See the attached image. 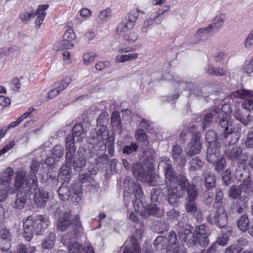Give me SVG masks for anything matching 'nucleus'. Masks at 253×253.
<instances>
[{
	"mask_svg": "<svg viewBox=\"0 0 253 253\" xmlns=\"http://www.w3.org/2000/svg\"><path fill=\"white\" fill-rule=\"evenodd\" d=\"M221 111L219 108L214 107L206 111L202 120V127L204 128L210 126L213 119L217 118L220 115L222 119L220 121V126L223 128V133L221 135L222 139H225L227 143H234L240 136V130L239 127L233 125L229 121L230 116L228 113L231 112L228 105L222 106Z\"/></svg>",
	"mask_w": 253,
	"mask_h": 253,
	"instance_id": "obj_1",
	"label": "nucleus"
},
{
	"mask_svg": "<svg viewBox=\"0 0 253 253\" xmlns=\"http://www.w3.org/2000/svg\"><path fill=\"white\" fill-rule=\"evenodd\" d=\"M159 166L162 167L165 172L166 182L169 187L168 201L170 204H175L182 195L184 188L190 185L185 176L178 175L175 177L171 168V161L167 157H162Z\"/></svg>",
	"mask_w": 253,
	"mask_h": 253,
	"instance_id": "obj_2",
	"label": "nucleus"
},
{
	"mask_svg": "<svg viewBox=\"0 0 253 253\" xmlns=\"http://www.w3.org/2000/svg\"><path fill=\"white\" fill-rule=\"evenodd\" d=\"M14 174L13 169L8 167L0 176L2 179L4 188L10 194L15 193L18 190L23 188L25 186L30 188L37 186V178L35 174H30L26 178V171L23 169L19 170L15 174L14 183H12V180Z\"/></svg>",
	"mask_w": 253,
	"mask_h": 253,
	"instance_id": "obj_3",
	"label": "nucleus"
},
{
	"mask_svg": "<svg viewBox=\"0 0 253 253\" xmlns=\"http://www.w3.org/2000/svg\"><path fill=\"white\" fill-rule=\"evenodd\" d=\"M49 224V218L45 215L28 217L23 222V236L25 240L30 241L34 234H39L47 228Z\"/></svg>",
	"mask_w": 253,
	"mask_h": 253,
	"instance_id": "obj_4",
	"label": "nucleus"
},
{
	"mask_svg": "<svg viewBox=\"0 0 253 253\" xmlns=\"http://www.w3.org/2000/svg\"><path fill=\"white\" fill-rule=\"evenodd\" d=\"M48 7V4L39 5L36 12L32 7H28L20 15V19L22 22L27 23L32 18L38 15L36 19V26L39 28L44 20L46 15L45 10Z\"/></svg>",
	"mask_w": 253,
	"mask_h": 253,
	"instance_id": "obj_5",
	"label": "nucleus"
},
{
	"mask_svg": "<svg viewBox=\"0 0 253 253\" xmlns=\"http://www.w3.org/2000/svg\"><path fill=\"white\" fill-rule=\"evenodd\" d=\"M96 142L102 148H105L107 146L109 150V153L112 156L114 153V143L115 141V135L113 132L110 133L107 130V127L105 126H101L97 130L96 136Z\"/></svg>",
	"mask_w": 253,
	"mask_h": 253,
	"instance_id": "obj_6",
	"label": "nucleus"
},
{
	"mask_svg": "<svg viewBox=\"0 0 253 253\" xmlns=\"http://www.w3.org/2000/svg\"><path fill=\"white\" fill-rule=\"evenodd\" d=\"M81 227L80 217L78 215L72 216L70 211H65L59 218L57 223V229L63 232L70 228L75 230Z\"/></svg>",
	"mask_w": 253,
	"mask_h": 253,
	"instance_id": "obj_7",
	"label": "nucleus"
},
{
	"mask_svg": "<svg viewBox=\"0 0 253 253\" xmlns=\"http://www.w3.org/2000/svg\"><path fill=\"white\" fill-rule=\"evenodd\" d=\"M243 192L247 194L253 192V182L247 179L239 185L232 186L228 190V196L232 199H236L240 197Z\"/></svg>",
	"mask_w": 253,
	"mask_h": 253,
	"instance_id": "obj_8",
	"label": "nucleus"
},
{
	"mask_svg": "<svg viewBox=\"0 0 253 253\" xmlns=\"http://www.w3.org/2000/svg\"><path fill=\"white\" fill-rule=\"evenodd\" d=\"M208 220L211 224H215L220 228L225 227L228 223V215L223 207L217 209L214 213L208 216Z\"/></svg>",
	"mask_w": 253,
	"mask_h": 253,
	"instance_id": "obj_9",
	"label": "nucleus"
},
{
	"mask_svg": "<svg viewBox=\"0 0 253 253\" xmlns=\"http://www.w3.org/2000/svg\"><path fill=\"white\" fill-rule=\"evenodd\" d=\"M75 237V233H68L62 237L61 241L68 246L69 253H83L81 245Z\"/></svg>",
	"mask_w": 253,
	"mask_h": 253,
	"instance_id": "obj_10",
	"label": "nucleus"
},
{
	"mask_svg": "<svg viewBox=\"0 0 253 253\" xmlns=\"http://www.w3.org/2000/svg\"><path fill=\"white\" fill-rule=\"evenodd\" d=\"M167 243L168 245L166 253H187L185 250L179 246L176 235L173 231L169 233Z\"/></svg>",
	"mask_w": 253,
	"mask_h": 253,
	"instance_id": "obj_11",
	"label": "nucleus"
},
{
	"mask_svg": "<svg viewBox=\"0 0 253 253\" xmlns=\"http://www.w3.org/2000/svg\"><path fill=\"white\" fill-rule=\"evenodd\" d=\"M200 133L196 132L194 134L188 144L186 152L188 156H192L199 154L201 149V144L200 141Z\"/></svg>",
	"mask_w": 253,
	"mask_h": 253,
	"instance_id": "obj_12",
	"label": "nucleus"
},
{
	"mask_svg": "<svg viewBox=\"0 0 253 253\" xmlns=\"http://www.w3.org/2000/svg\"><path fill=\"white\" fill-rule=\"evenodd\" d=\"M130 48H124L118 49L120 54H117L115 58V62L116 63H122L123 62L130 61L136 60L138 58L139 54L136 52L128 54H122L123 53H126L130 51Z\"/></svg>",
	"mask_w": 253,
	"mask_h": 253,
	"instance_id": "obj_13",
	"label": "nucleus"
},
{
	"mask_svg": "<svg viewBox=\"0 0 253 253\" xmlns=\"http://www.w3.org/2000/svg\"><path fill=\"white\" fill-rule=\"evenodd\" d=\"M70 162H67L66 160V164L61 167L60 172L58 174V178L63 184L68 183L72 175V170Z\"/></svg>",
	"mask_w": 253,
	"mask_h": 253,
	"instance_id": "obj_14",
	"label": "nucleus"
},
{
	"mask_svg": "<svg viewBox=\"0 0 253 253\" xmlns=\"http://www.w3.org/2000/svg\"><path fill=\"white\" fill-rule=\"evenodd\" d=\"M196 232L199 244L203 247L207 246L209 244V240L206 226L202 224L196 227Z\"/></svg>",
	"mask_w": 253,
	"mask_h": 253,
	"instance_id": "obj_15",
	"label": "nucleus"
},
{
	"mask_svg": "<svg viewBox=\"0 0 253 253\" xmlns=\"http://www.w3.org/2000/svg\"><path fill=\"white\" fill-rule=\"evenodd\" d=\"M76 34L72 29L69 28L63 36L62 44L66 48L72 47L76 42Z\"/></svg>",
	"mask_w": 253,
	"mask_h": 253,
	"instance_id": "obj_16",
	"label": "nucleus"
},
{
	"mask_svg": "<svg viewBox=\"0 0 253 253\" xmlns=\"http://www.w3.org/2000/svg\"><path fill=\"white\" fill-rule=\"evenodd\" d=\"M129 218L131 220L135 222L134 225L135 232L133 236V238L136 239H140L144 232L143 225L141 224V222H139L138 218L135 213L133 212L130 213Z\"/></svg>",
	"mask_w": 253,
	"mask_h": 253,
	"instance_id": "obj_17",
	"label": "nucleus"
},
{
	"mask_svg": "<svg viewBox=\"0 0 253 253\" xmlns=\"http://www.w3.org/2000/svg\"><path fill=\"white\" fill-rule=\"evenodd\" d=\"M222 157L219 155V151L218 146H208L207 151V160L211 163L214 164L217 160Z\"/></svg>",
	"mask_w": 253,
	"mask_h": 253,
	"instance_id": "obj_18",
	"label": "nucleus"
},
{
	"mask_svg": "<svg viewBox=\"0 0 253 253\" xmlns=\"http://www.w3.org/2000/svg\"><path fill=\"white\" fill-rule=\"evenodd\" d=\"M74 141L73 138L72 136H68L66 139V145L68 151L66 153V160L67 162H70L72 161L74 154L76 151Z\"/></svg>",
	"mask_w": 253,
	"mask_h": 253,
	"instance_id": "obj_19",
	"label": "nucleus"
},
{
	"mask_svg": "<svg viewBox=\"0 0 253 253\" xmlns=\"http://www.w3.org/2000/svg\"><path fill=\"white\" fill-rule=\"evenodd\" d=\"M133 28L131 23L129 24L124 21L118 25L116 29V35L123 39Z\"/></svg>",
	"mask_w": 253,
	"mask_h": 253,
	"instance_id": "obj_20",
	"label": "nucleus"
},
{
	"mask_svg": "<svg viewBox=\"0 0 253 253\" xmlns=\"http://www.w3.org/2000/svg\"><path fill=\"white\" fill-rule=\"evenodd\" d=\"M70 193L68 198L73 203H78L81 201L83 193L80 185L73 186L70 190Z\"/></svg>",
	"mask_w": 253,
	"mask_h": 253,
	"instance_id": "obj_21",
	"label": "nucleus"
},
{
	"mask_svg": "<svg viewBox=\"0 0 253 253\" xmlns=\"http://www.w3.org/2000/svg\"><path fill=\"white\" fill-rule=\"evenodd\" d=\"M48 199V193L43 190H40L34 197V202L38 207L44 206Z\"/></svg>",
	"mask_w": 253,
	"mask_h": 253,
	"instance_id": "obj_22",
	"label": "nucleus"
},
{
	"mask_svg": "<svg viewBox=\"0 0 253 253\" xmlns=\"http://www.w3.org/2000/svg\"><path fill=\"white\" fill-rule=\"evenodd\" d=\"M182 152V149L180 146L174 145L172 149V156L174 161L177 162L179 161L180 164L184 165L186 162V156L181 155Z\"/></svg>",
	"mask_w": 253,
	"mask_h": 253,
	"instance_id": "obj_23",
	"label": "nucleus"
},
{
	"mask_svg": "<svg viewBox=\"0 0 253 253\" xmlns=\"http://www.w3.org/2000/svg\"><path fill=\"white\" fill-rule=\"evenodd\" d=\"M225 19V14L220 12L214 17L212 23L209 25L212 30L218 29L223 26Z\"/></svg>",
	"mask_w": 253,
	"mask_h": 253,
	"instance_id": "obj_24",
	"label": "nucleus"
},
{
	"mask_svg": "<svg viewBox=\"0 0 253 253\" xmlns=\"http://www.w3.org/2000/svg\"><path fill=\"white\" fill-rule=\"evenodd\" d=\"M139 239L132 238L130 243H127L123 253H140V247L137 241Z\"/></svg>",
	"mask_w": 253,
	"mask_h": 253,
	"instance_id": "obj_25",
	"label": "nucleus"
},
{
	"mask_svg": "<svg viewBox=\"0 0 253 253\" xmlns=\"http://www.w3.org/2000/svg\"><path fill=\"white\" fill-rule=\"evenodd\" d=\"M132 172L133 175L141 181L147 180L143 168L140 164H135L133 166Z\"/></svg>",
	"mask_w": 253,
	"mask_h": 253,
	"instance_id": "obj_26",
	"label": "nucleus"
},
{
	"mask_svg": "<svg viewBox=\"0 0 253 253\" xmlns=\"http://www.w3.org/2000/svg\"><path fill=\"white\" fill-rule=\"evenodd\" d=\"M111 126L115 131L120 134L123 130V127L121 125V119L118 113L114 112L111 116Z\"/></svg>",
	"mask_w": 253,
	"mask_h": 253,
	"instance_id": "obj_27",
	"label": "nucleus"
},
{
	"mask_svg": "<svg viewBox=\"0 0 253 253\" xmlns=\"http://www.w3.org/2000/svg\"><path fill=\"white\" fill-rule=\"evenodd\" d=\"M229 59V57L227 53L224 51H219L213 56L211 59L210 61L213 62V64L216 63H227Z\"/></svg>",
	"mask_w": 253,
	"mask_h": 253,
	"instance_id": "obj_28",
	"label": "nucleus"
},
{
	"mask_svg": "<svg viewBox=\"0 0 253 253\" xmlns=\"http://www.w3.org/2000/svg\"><path fill=\"white\" fill-rule=\"evenodd\" d=\"M178 234L179 238L181 242H185L189 234L191 231L192 228V227L188 224L185 225L183 227L181 226L180 223H178Z\"/></svg>",
	"mask_w": 253,
	"mask_h": 253,
	"instance_id": "obj_29",
	"label": "nucleus"
},
{
	"mask_svg": "<svg viewBox=\"0 0 253 253\" xmlns=\"http://www.w3.org/2000/svg\"><path fill=\"white\" fill-rule=\"evenodd\" d=\"M56 235L55 233H50L41 244L42 247L44 250L52 249L55 244Z\"/></svg>",
	"mask_w": 253,
	"mask_h": 253,
	"instance_id": "obj_30",
	"label": "nucleus"
},
{
	"mask_svg": "<svg viewBox=\"0 0 253 253\" xmlns=\"http://www.w3.org/2000/svg\"><path fill=\"white\" fill-rule=\"evenodd\" d=\"M129 183V179H127V178H126L124 182V185H125V196L126 195L127 193H131L132 191H133V193L135 194V196L136 197L138 196V198H140V195L141 194V189L140 188V186L137 184H132V183H131L132 184V190L129 189L128 188H127V185Z\"/></svg>",
	"mask_w": 253,
	"mask_h": 253,
	"instance_id": "obj_31",
	"label": "nucleus"
},
{
	"mask_svg": "<svg viewBox=\"0 0 253 253\" xmlns=\"http://www.w3.org/2000/svg\"><path fill=\"white\" fill-rule=\"evenodd\" d=\"M73 167L75 169H81L86 165V159L83 154H78L76 157H73Z\"/></svg>",
	"mask_w": 253,
	"mask_h": 253,
	"instance_id": "obj_32",
	"label": "nucleus"
},
{
	"mask_svg": "<svg viewBox=\"0 0 253 253\" xmlns=\"http://www.w3.org/2000/svg\"><path fill=\"white\" fill-rule=\"evenodd\" d=\"M72 136L74 140L80 141L83 137L84 136V131L83 127L80 125H75L72 128Z\"/></svg>",
	"mask_w": 253,
	"mask_h": 253,
	"instance_id": "obj_33",
	"label": "nucleus"
},
{
	"mask_svg": "<svg viewBox=\"0 0 253 253\" xmlns=\"http://www.w3.org/2000/svg\"><path fill=\"white\" fill-rule=\"evenodd\" d=\"M238 228L243 232H246L249 229V219L247 215L240 216L237 221Z\"/></svg>",
	"mask_w": 253,
	"mask_h": 253,
	"instance_id": "obj_34",
	"label": "nucleus"
},
{
	"mask_svg": "<svg viewBox=\"0 0 253 253\" xmlns=\"http://www.w3.org/2000/svg\"><path fill=\"white\" fill-rule=\"evenodd\" d=\"M27 200V196L25 193H18L14 203V207L17 209H22L24 207Z\"/></svg>",
	"mask_w": 253,
	"mask_h": 253,
	"instance_id": "obj_35",
	"label": "nucleus"
},
{
	"mask_svg": "<svg viewBox=\"0 0 253 253\" xmlns=\"http://www.w3.org/2000/svg\"><path fill=\"white\" fill-rule=\"evenodd\" d=\"M234 117L245 126L249 125L252 122V118L250 115L246 117L243 116L241 111L239 110L234 112Z\"/></svg>",
	"mask_w": 253,
	"mask_h": 253,
	"instance_id": "obj_36",
	"label": "nucleus"
},
{
	"mask_svg": "<svg viewBox=\"0 0 253 253\" xmlns=\"http://www.w3.org/2000/svg\"><path fill=\"white\" fill-rule=\"evenodd\" d=\"M64 148L61 145H56L52 150L51 156L58 162L63 155Z\"/></svg>",
	"mask_w": 253,
	"mask_h": 253,
	"instance_id": "obj_37",
	"label": "nucleus"
},
{
	"mask_svg": "<svg viewBox=\"0 0 253 253\" xmlns=\"http://www.w3.org/2000/svg\"><path fill=\"white\" fill-rule=\"evenodd\" d=\"M216 138V133L212 130L209 131L206 134V140L207 143H209L208 146L215 147L217 145L215 141Z\"/></svg>",
	"mask_w": 253,
	"mask_h": 253,
	"instance_id": "obj_38",
	"label": "nucleus"
},
{
	"mask_svg": "<svg viewBox=\"0 0 253 253\" xmlns=\"http://www.w3.org/2000/svg\"><path fill=\"white\" fill-rule=\"evenodd\" d=\"M71 82V78L69 77H66L64 79H62L59 82L55 84V88L61 92L65 88H66L68 85Z\"/></svg>",
	"mask_w": 253,
	"mask_h": 253,
	"instance_id": "obj_39",
	"label": "nucleus"
},
{
	"mask_svg": "<svg viewBox=\"0 0 253 253\" xmlns=\"http://www.w3.org/2000/svg\"><path fill=\"white\" fill-rule=\"evenodd\" d=\"M187 201H196L198 195L197 190L194 185H188L187 187Z\"/></svg>",
	"mask_w": 253,
	"mask_h": 253,
	"instance_id": "obj_40",
	"label": "nucleus"
},
{
	"mask_svg": "<svg viewBox=\"0 0 253 253\" xmlns=\"http://www.w3.org/2000/svg\"><path fill=\"white\" fill-rule=\"evenodd\" d=\"M135 138L138 141L142 142L145 145L148 144L149 141L147 135L141 129H138L135 132Z\"/></svg>",
	"mask_w": 253,
	"mask_h": 253,
	"instance_id": "obj_41",
	"label": "nucleus"
},
{
	"mask_svg": "<svg viewBox=\"0 0 253 253\" xmlns=\"http://www.w3.org/2000/svg\"><path fill=\"white\" fill-rule=\"evenodd\" d=\"M205 185L207 187H212L215 185V176L209 172H205L204 174Z\"/></svg>",
	"mask_w": 253,
	"mask_h": 253,
	"instance_id": "obj_42",
	"label": "nucleus"
},
{
	"mask_svg": "<svg viewBox=\"0 0 253 253\" xmlns=\"http://www.w3.org/2000/svg\"><path fill=\"white\" fill-rule=\"evenodd\" d=\"M112 15V10L110 8H107L101 11L98 16L99 21L101 23L106 22Z\"/></svg>",
	"mask_w": 253,
	"mask_h": 253,
	"instance_id": "obj_43",
	"label": "nucleus"
},
{
	"mask_svg": "<svg viewBox=\"0 0 253 253\" xmlns=\"http://www.w3.org/2000/svg\"><path fill=\"white\" fill-rule=\"evenodd\" d=\"M242 72L247 74L253 73V59L246 60L242 69Z\"/></svg>",
	"mask_w": 253,
	"mask_h": 253,
	"instance_id": "obj_44",
	"label": "nucleus"
},
{
	"mask_svg": "<svg viewBox=\"0 0 253 253\" xmlns=\"http://www.w3.org/2000/svg\"><path fill=\"white\" fill-rule=\"evenodd\" d=\"M190 169L192 170H195L200 169L203 165V163L201 159L198 157L193 158L190 162Z\"/></svg>",
	"mask_w": 253,
	"mask_h": 253,
	"instance_id": "obj_45",
	"label": "nucleus"
},
{
	"mask_svg": "<svg viewBox=\"0 0 253 253\" xmlns=\"http://www.w3.org/2000/svg\"><path fill=\"white\" fill-rule=\"evenodd\" d=\"M185 207L186 211L191 213H194L198 210V207L195 201H187Z\"/></svg>",
	"mask_w": 253,
	"mask_h": 253,
	"instance_id": "obj_46",
	"label": "nucleus"
},
{
	"mask_svg": "<svg viewBox=\"0 0 253 253\" xmlns=\"http://www.w3.org/2000/svg\"><path fill=\"white\" fill-rule=\"evenodd\" d=\"M138 15L139 12L137 10L134 9L131 10L127 14L128 19L126 22L129 24L131 23L132 24V26L133 27L134 23L138 18Z\"/></svg>",
	"mask_w": 253,
	"mask_h": 253,
	"instance_id": "obj_47",
	"label": "nucleus"
},
{
	"mask_svg": "<svg viewBox=\"0 0 253 253\" xmlns=\"http://www.w3.org/2000/svg\"><path fill=\"white\" fill-rule=\"evenodd\" d=\"M212 31L209 25L205 28H199L195 35V37L198 40H201L202 38Z\"/></svg>",
	"mask_w": 253,
	"mask_h": 253,
	"instance_id": "obj_48",
	"label": "nucleus"
},
{
	"mask_svg": "<svg viewBox=\"0 0 253 253\" xmlns=\"http://www.w3.org/2000/svg\"><path fill=\"white\" fill-rule=\"evenodd\" d=\"M167 239L163 237H158L154 241V244L158 250H161L165 248Z\"/></svg>",
	"mask_w": 253,
	"mask_h": 253,
	"instance_id": "obj_49",
	"label": "nucleus"
},
{
	"mask_svg": "<svg viewBox=\"0 0 253 253\" xmlns=\"http://www.w3.org/2000/svg\"><path fill=\"white\" fill-rule=\"evenodd\" d=\"M95 55L93 52H87L83 55V63L85 65L91 64L94 60Z\"/></svg>",
	"mask_w": 253,
	"mask_h": 253,
	"instance_id": "obj_50",
	"label": "nucleus"
},
{
	"mask_svg": "<svg viewBox=\"0 0 253 253\" xmlns=\"http://www.w3.org/2000/svg\"><path fill=\"white\" fill-rule=\"evenodd\" d=\"M154 156V150L151 149H147L143 152L142 158L144 161L151 162L153 160Z\"/></svg>",
	"mask_w": 253,
	"mask_h": 253,
	"instance_id": "obj_51",
	"label": "nucleus"
},
{
	"mask_svg": "<svg viewBox=\"0 0 253 253\" xmlns=\"http://www.w3.org/2000/svg\"><path fill=\"white\" fill-rule=\"evenodd\" d=\"M147 210L148 213L150 215L158 216L161 213L160 210L155 204H152L148 206Z\"/></svg>",
	"mask_w": 253,
	"mask_h": 253,
	"instance_id": "obj_52",
	"label": "nucleus"
},
{
	"mask_svg": "<svg viewBox=\"0 0 253 253\" xmlns=\"http://www.w3.org/2000/svg\"><path fill=\"white\" fill-rule=\"evenodd\" d=\"M242 153V149L239 147H235L232 148L229 153V157L231 159H235L237 158Z\"/></svg>",
	"mask_w": 253,
	"mask_h": 253,
	"instance_id": "obj_53",
	"label": "nucleus"
},
{
	"mask_svg": "<svg viewBox=\"0 0 253 253\" xmlns=\"http://www.w3.org/2000/svg\"><path fill=\"white\" fill-rule=\"evenodd\" d=\"M244 46L247 48L253 47V29L251 31L244 42Z\"/></svg>",
	"mask_w": 253,
	"mask_h": 253,
	"instance_id": "obj_54",
	"label": "nucleus"
},
{
	"mask_svg": "<svg viewBox=\"0 0 253 253\" xmlns=\"http://www.w3.org/2000/svg\"><path fill=\"white\" fill-rule=\"evenodd\" d=\"M235 94V96L241 97L242 96H247L248 97L253 96L252 91L250 90H246L243 88L238 89Z\"/></svg>",
	"mask_w": 253,
	"mask_h": 253,
	"instance_id": "obj_55",
	"label": "nucleus"
},
{
	"mask_svg": "<svg viewBox=\"0 0 253 253\" xmlns=\"http://www.w3.org/2000/svg\"><path fill=\"white\" fill-rule=\"evenodd\" d=\"M242 107L247 110H253V99L247 98L244 99L242 103Z\"/></svg>",
	"mask_w": 253,
	"mask_h": 253,
	"instance_id": "obj_56",
	"label": "nucleus"
},
{
	"mask_svg": "<svg viewBox=\"0 0 253 253\" xmlns=\"http://www.w3.org/2000/svg\"><path fill=\"white\" fill-rule=\"evenodd\" d=\"M57 192L61 198H66V197H68L70 194V190L66 186H60Z\"/></svg>",
	"mask_w": 253,
	"mask_h": 253,
	"instance_id": "obj_57",
	"label": "nucleus"
},
{
	"mask_svg": "<svg viewBox=\"0 0 253 253\" xmlns=\"http://www.w3.org/2000/svg\"><path fill=\"white\" fill-rule=\"evenodd\" d=\"M187 240H185V243H187V244L189 246H192L194 245L197 242H198V239L197 237L195 235V234L192 232L189 234L188 236L187 237Z\"/></svg>",
	"mask_w": 253,
	"mask_h": 253,
	"instance_id": "obj_58",
	"label": "nucleus"
},
{
	"mask_svg": "<svg viewBox=\"0 0 253 253\" xmlns=\"http://www.w3.org/2000/svg\"><path fill=\"white\" fill-rule=\"evenodd\" d=\"M138 39V35L134 31L130 30L129 33L123 38L124 40L128 42H134Z\"/></svg>",
	"mask_w": 253,
	"mask_h": 253,
	"instance_id": "obj_59",
	"label": "nucleus"
},
{
	"mask_svg": "<svg viewBox=\"0 0 253 253\" xmlns=\"http://www.w3.org/2000/svg\"><path fill=\"white\" fill-rule=\"evenodd\" d=\"M2 179L0 177V202L3 201L6 198L7 194H9L3 186Z\"/></svg>",
	"mask_w": 253,
	"mask_h": 253,
	"instance_id": "obj_60",
	"label": "nucleus"
},
{
	"mask_svg": "<svg viewBox=\"0 0 253 253\" xmlns=\"http://www.w3.org/2000/svg\"><path fill=\"white\" fill-rule=\"evenodd\" d=\"M242 248L236 245H232L228 247L224 253H240L242 251Z\"/></svg>",
	"mask_w": 253,
	"mask_h": 253,
	"instance_id": "obj_61",
	"label": "nucleus"
},
{
	"mask_svg": "<svg viewBox=\"0 0 253 253\" xmlns=\"http://www.w3.org/2000/svg\"><path fill=\"white\" fill-rule=\"evenodd\" d=\"M214 164H215V169L217 171H221L223 169L225 166V160L223 157H220L217 160L216 162Z\"/></svg>",
	"mask_w": 253,
	"mask_h": 253,
	"instance_id": "obj_62",
	"label": "nucleus"
},
{
	"mask_svg": "<svg viewBox=\"0 0 253 253\" xmlns=\"http://www.w3.org/2000/svg\"><path fill=\"white\" fill-rule=\"evenodd\" d=\"M138 148V146L136 143H131L129 145L125 146L123 151L124 153L126 154H129L133 152L136 151Z\"/></svg>",
	"mask_w": 253,
	"mask_h": 253,
	"instance_id": "obj_63",
	"label": "nucleus"
},
{
	"mask_svg": "<svg viewBox=\"0 0 253 253\" xmlns=\"http://www.w3.org/2000/svg\"><path fill=\"white\" fill-rule=\"evenodd\" d=\"M246 146L251 148L253 147V132H250L248 133L247 138L245 141Z\"/></svg>",
	"mask_w": 253,
	"mask_h": 253,
	"instance_id": "obj_64",
	"label": "nucleus"
}]
</instances>
